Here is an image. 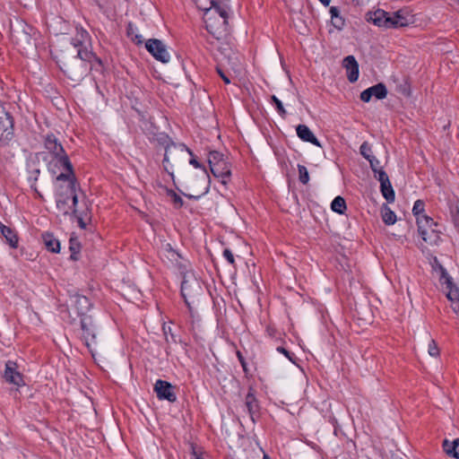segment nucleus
I'll use <instances>...</instances> for the list:
<instances>
[{
    "label": "nucleus",
    "instance_id": "1",
    "mask_svg": "<svg viewBox=\"0 0 459 459\" xmlns=\"http://www.w3.org/2000/svg\"><path fill=\"white\" fill-rule=\"evenodd\" d=\"M197 8L204 12V22L208 32L216 39H221L228 32L230 6L228 0H194Z\"/></svg>",
    "mask_w": 459,
    "mask_h": 459
},
{
    "label": "nucleus",
    "instance_id": "2",
    "mask_svg": "<svg viewBox=\"0 0 459 459\" xmlns=\"http://www.w3.org/2000/svg\"><path fill=\"white\" fill-rule=\"evenodd\" d=\"M366 17L368 22L385 29L406 27L411 22V17L403 10L388 13L382 9H377L368 12Z\"/></svg>",
    "mask_w": 459,
    "mask_h": 459
},
{
    "label": "nucleus",
    "instance_id": "3",
    "mask_svg": "<svg viewBox=\"0 0 459 459\" xmlns=\"http://www.w3.org/2000/svg\"><path fill=\"white\" fill-rule=\"evenodd\" d=\"M186 154L193 155V152L185 144L170 143L166 146L162 165L173 180L174 170L179 169L186 162Z\"/></svg>",
    "mask_w": 459,
    "mask_h": 459
},
{
    "label": "nucleus",
    "instance_id": "4",
    "mask_svg": "<svg viewBox=\"0 0 459 459\" xmlns=\"http://www.w3.org/2000/svg\"><path fill=\"white\" fill-rule=\"evenodd\" d=\"M44 145L46 150L51 156L49 165L52 161L55 160L56 161V164L58 163L65 169H71L72 163L69 160V158L66 155L62 144L59 143V141L54 134L46 135Z\"/></svg>",
    "mask_w": 459,
    "mask_h": 459
},
{
    "label": "nucleus",
    "instance_id": "5",
    "mask_svg": "<svg viewBox=\"0 0 459 459\" xmlns=\"http://www.w3.org/2000/svg\"><path fill=\"white\" fill-rule=\"evenodd\" d=\"M418 232L422 240L429 245L437 246L441 241V232L437 230V224L430 217L418 219Z\"/></svg>",
    "mask_w": 459,
    "mask_h": 459
},
{
    "label": "nucleus",
    "instance_id": "6",
    "mask_svg": "<svg viewBox=\"0 0 459 459\" xmlns=\"http://www.w3.org/2000/svg\"><path fill=\"white\" fill-rule=\"evenodd\" d=\"M82 339L92 356L97 347V328L91 316H82L81 318Z\"/></svg>",
    "mask_w": 459,
    "mask_h": 459
},
{
    "label": "nucleus",
    "instance_id": "7",
    "mask_svg": "<svg viewBox=\"0 0 459 459\" xmlns=\"http://www.w3.org/2000/svg\"><path fill=\"white\" fill-rule=\"evenodd\" d=\"M65 173H60L56 178V194L70 195L76 194V178L71 165V169H65Z\"/></svg>",
    "mask_w": 459,
    "mask_h": 459
},
{
    "label": "nucleus",
    "instance_id": "8",
    "mask_svg": "<svg viewBox=\"0 0 459 459\" xmlns=\"http://www.w3.org/2000/svg\"><path fill=\"white\" fill-rule=\"evenodd\" d=\"M145 48L156 60L162 63H168L169 61L170 55L166 46L160 39H152L147 40Z\"/></svg>",
    "mask_w": 459,
    "mask_h": 459
},
{
    "label": "nucleus",
    "instance_id": "9",
    "mask_svg": "<svg viewBox=\"0 0 459 459\" xmlns=\"http://www.w3.org/2000/svg\"><path fill=\"white\" fill-rule=\"evenodd\" d=\"M78 203L77 194L74 195L56 194V204L57 210L64 215L76 213V205Z\"/></svg>",
    "mask_w": 459,
    "mask_h": 459
},
{
    "label": "nucleus",
    "instance_id": "10",
    "mask_svg": "<svg viewBox=\"0 0 459 459\" xmlns=\"http://www.w3.org/2000/svg\"><path fill=\"white\" fill-rule=\"evenodd\" d=\"M13 135V117L5 111L0 115V145L7 144Z\"/></svg>",
    "mask_w": 459,
    "mask_h": 459
},
{
    "label": "nucleus",
    "instance_id": "11",
    "mask_svg": "<svg viewBox=\"0 0 459 459\" xmlns=\"http://www.w3.org/2000/svg\"><path fill=\"white\" fill-rule=\"evenodd\" d=\"M153 389L159 400H167L170 403H175L177 401L175 386L170 383L159 379L154 384Z\"/></svg>",
    "mask_w": 459,
    "mask_h": 459
},
{
    "label": "nucleus",
    "instance_id": "12",
    "mask_svg": "<svg viewBox=\"0 0 459 459\" xmlns=\"http://www.w3.org/2000/svg\"><path fill=\"white\" fill-rule=\"evenodd\" d=\"M4 378L17 386L23 385L22 376L17 371V364L14 361L8 360L5 363Z\"/></svg>",
    "mask_w": 459,
    "mask_h": 459
},
{
    "label": "nucleus",
    "instance_id": "13",
    "mask_svg": "<svg viewBox=\"0 0 459 459\" xmlns=\"http://www.w3.org/2000/svg\"><path fill=\"white\" fill-rule=\"evenodd\" d=\"M380 182V191L388 203H393L395 198L394 191L385 171H381L377 178Z\"/></svg>",
    "mask_w": 459,
    "mask_h": 459
},
{
    "label": "nucleus",
    "instance_id": "14",
    "mask_svg": "<svg viewBox=\"0 0 459 459\" xmlns=\"http://www.w3.org/2000/svg\"><path fill=\"white\" fill-rule=\"evenodd\" d=\"M343 66L347 72L349 82H355L359 78V64L353 56H348L343 59Z\"/></svg>",
    "mask_w": 459,
    "mask_h": 459
},
{
    "label": "nucleus",
    "instance_id": "15",
    "mask_svg": "<svg viewBox=\"0 0 459 459\" xmlns=\"http://www.w3.org/2000/svg\"><path fill=\"white\" fill-rule=\"evenodd\" d=\"M210 169L215 178H221V182L223 185L227 184V180L230 178L231 172L230 165L226 160L221 161L217 165H213Z\"/></svg>",
    "mask_w": 459,
    "mask_h": 459
},
{
    "label": "nucleus",
    "instance_id": "16",
    "mask_svg": "<svg viewBox=\"0 0 459 459\" xmlns=\"http://www.w3.org/2000/svg\"><path fill=\"white\" fill-rule=\"evenodd\" d=\"M298 136L303 141L310 143L316 146L321 147V144L313 132L306 125H299L296 127Z\"/></svg>",
    "mask_w": 459,
    "mask_h": 459
},
{
    "label": "nucleus",
    "instance_id": "17",
    "mask_svg": "<svg viewBox=\"0 0 459 459\" xmlns=\"http://www.w3.org/2000/svg\"><path fill=\"white\" fill-rule=\"evenodd\" d=\"M192 158L189 160V163L191 165H193L195 168L196 169H203V173H202V178H203V180H204V186L203 188V191L202 193L199 195H196V196H194L192 195H186L188 198H198L200 195L205 194L208 192V189H209V186H208V183H209V174L206 170V169L204 167L202 166V164L194 157V154L193 155H190Z\"/></svg>",
    "mask_w": 459,
    "mask_h": 459
},
{
    "label": "nucleus",
    "instance_id": "18",
    "mask_svg": "<svg viewBox=\"0 0 459 459\" xmlns=\"http://www.w3.org/2000/svg\"><path fill=\"white\" fill-rule=\"evenodd\" d=\"M245 405L247 409V411L251 419L254 420V414H255L258 411L259 405L255 395V390L252 387L249 388L248 393L246 395Z\"/></svg>",
    "mask_w": 459,
    "mask_h": 459
},
{
    "label": "nucleus",
    "instance_id": "19",
    "mask_svg": "<svg viewBox=\"0 0 459 459\" xmlns=\"http://www.w3.org/2000/svg\"><path fill=\"white\" fill-rule=\"evenodd\" d=\"M42 240L46 248L52 253L60 252V242L52 233L45 232L42 234Z\"/></svg>",
    "mask_w": 459,
    "mask_h": 459
},
{
    "label": "nucleus",
    "instance_id": "20",
    "mask_svg": "<svg viewBox=\"0 0 459 459\" xmlns=\"http://www.w3.org/2000/svg\"><path fill=\"white\" fill-rule=\"evenodd\" d=\"M443 449L448 456L459 459V438H455L453 441L445 439L443 441Z\"/></svg>",
    "mask_w": 459,
    "mask_h": 459
},
{
    "label": "nucleus",
    "instance_id": "21",
    "mask_svg": "<svg viewBox=\"0 0 459 459\" xmlns=\"http://www.w3.org/2000/svg\"><path fill=\"white\" fill-rule=\"evenodd\" d=\"M1 234L12 248L18 247L19 238L17 233L13 229L10 227L4 228V230Z\"/></svg>",
    "mask_w": 459,
    "mask_h": 459
},
{
    "label": "nucleus",
    "instance_id": "22",
    "mask_svg": "<svg viewBox=\"0 0 459 459\" xmlns=\"http://www.w3.org/2000/svg\"><path fill=\"white\" fill-rule=\"evenodd\" d=\"M89 34L86 30L77 29V33L74 38H73V45L75 48L84 47V44L88 41Z\"/></svg>",
    "mask_w": 459,
    "mask_h": 459
},
{
    "label": "nucleus",
    "instance_id": "23",
    "mask_svg": "<svg viewBox=\"0 0 459 459\" xmlns=\"http://www.w3.org/2000/svg\"><path fill=\"white\" fill-rule=\"evenodd\" d=\"M162 255L164 257L169 260L171 264H173L175 260H182V255L176 250H174L169 244H167L164 247L162 250Z\"/></svg>",
    "mask_w": 459,
    "mask_h": 459
},
{
    "label": "nucleus",
    "instance_id": "24",
    "mask_svg": "<svg viewBox=\"0 0 459 459\" xmlns=\"http://www.w3.org/2000/svg\"><path fill=\"white\" fill-rule=\"evenodd\" d=\"M331 209L339 214H343L347 209L344 198L336 196L331 204Z\"/></svg>",
    "mask_w": 459,
    "mask_h": 459
},
{
    "label": "nucleus",
    "instance_id": "25",
    "mask_svg": "<svg viewBox=\"0 0 459 459\" xmlns=\"http://www.w3.org/2000/svg\"><path fill=\"white\" fill-rule=\"evenodd\" d=\"M382 219L385 224L393 225L396 221V215L387 205H384L382 209Z\"/></svg>",
    "mask_w": 459,
    "mask_h": 459
},
{
    "label": "nucleus",
    "instance_id": "26",
    "mask_svg": "<svg viewBox=\"0 0 459 459\" xmlns=\"http://www.w3.org/2000/svg\"><path fill=\"white\" fill-rule=\"evenodd\" d=\"M77 56L82 60V66H83V70H86V65L84 62H90L93 57V53L89 51L87 48L82 47L78 48Z\"/></svg>",
    "mask_w": 459,
    "mask_h": 459
},
{
    "label": "nucleus",
    "instance_id": "27",
    "mask_svg": "<svg viewBox=\"0 0 459 459\" xmlns=\"http://www.w3.org/2000/svg\"><path fill=\"white\" fill-rule=\"evenodd\" d=\"M166 194L176 209H180L183 206V199L174 190L167 188Z\"/></svg>",
    "mask_w": 459,
    "mask_h": 459
},
{
    "label": "nucleus",
    "instance_id": "28",
    "mask_svg": "<svg viewBox=\"0 0 459 459\" xmlns=\"http://www.w3.org/2000/svg\"><path fill=\"white\" fill-rule=\"evenodd\" d=\"M372 88V97H375L377 100H383L387 95V90L384 83H377Z\"/></svg>",
    "mask_w": 459,
    "mask_h": 459
},
{
    "label": "nucleus",
    "instance_id": "29",
    "mask_svg": "<svg viewBox=\"0 0 459 459\" xmlns=\"http://www.w3.org/2000/svg\"><path fill=\"white\" fill-rule=\"evenodd\" d=\"M69 249L71 251L70 258L74 261L78 260V254L80 253L81 245L76 238H70Z\"/></svg>",
    "mask_w": 459,
    "mask_h": 459
},
{
    "label": "nucleus",
    "instance_id": "30",
    "mask_svg": "<svg viewBox=\"0 0 459 459\" xmlns=\"http://www.w3.org/2000/svg\"><path fill=\"white\" fill-rule=\"evenodd\" d=\"M425 204L422 200H417L412 208V213L416 217V222L418 223V219L422 217H428L426 214H424V209Z\"/></svg>",
    "mask_w": 459,
    "mask_h": 459
},
{
    "label": "nucleus",
    "instance_id": "31",
    "mask_svg": "<svg viewBox=\"0 0 459 459\" xmlns=\"http://www.w3.org/2000/svg\"><path fill=\"white\" fill-rule=\"evenodd\" d=\"M223 155L216 151L211 152L208 156V162L210 169L213 167V165H217L221 161H224Z\"/></svg>",
    "mask_w": 459,
    "mask_h": 459
},
{
    "label": "nucleus",
    "instance_id": "32",
    "mask_svg": "<svg viewBox=\"0 0 459 459\" xmlns=\"http://www.w3.org/2000/svg\"><path fill=\"white\" fill-rule=\"evenodd\" d=\"M367 160H368V162L370 164V168L374 172L375 178H377L379 176V173L381 171H384L380 165V161L374 155L371 156Z\"/></svg>",
    "mask_w": 459,
    "mask_h": 459
},
{
    "label": "nucleus",
    "instance_id": "33",
    "mask_svg": "<svg viewBox=\"0 0 459 459\" xmlns=\"http://www.w3.org/2000/svg\"><path fill=\"white\" fill-rule=\"evenodd\" d=\"M447 287L449 288L448 293L446 295L447 299L453 302L455 300L459 299V290L456 288L452 287V281L450 278H446Z\"/></svg>",
    "mask_w": 459,
    "mask_h": 459
},
{
    "label": "nucleus",
    "instance_id": "34",
    "mask_svg": "<svg viewBox=\"0 0 459 459\" xmlns=\"http://www.w3.org/2000/svg\"><path fill=\"white\" fill-rule=\"evenodd\" d=\"M298 169H299V181L302 184L307 185L309 181V175H308V171H307V168L303 165L299 164Z\"/></svg>",
    "mask_w": 459,
    "mask_h": 459
},
{
    "label": "nucleus",
    "instance_id": "35",
    "mask_svg": "<svg viewBox=\"0 0 459 459\" xmlns=\"http://www.w3.org/2000/svg\"><path fill=\"white\" fill-rule=\"evenodd\" d=\"M359 152L366 160L373 156L371 145L368 142H364L360 145Z\"/></svg>",
    "mask_w": 459,
    "mask_h": 459
},
{
    "label": "nucleus",
    "instance_id": "36",
    "mask_svg": "<svg viewBox=\"0 0 459 459\" xmlns=\"http://www.w3.org/2000/svg\"><path fill=\"white\" fill-rule=\"evenodd\" d=\"M428 352L431 357L437 358L439 356V349L436 342L431 339L429 342Z\"/></svg>",
    "mask_w": 459,
    "mask_h": 459
},
{
    "label": "nucleus",
    "instance_id": "37",
    "mask_svg": "<svg viewBox=\"0 0 459 459\" xmlns=\"http://www.w3.org/2000/svg\"><path fill=\"white\" fill-rule=\"evenodd\" d=\"M271 100L275 104V107H276V109L278 111V113L281 116V117H284L285 114H286V110L281 103V101L274 95H273L271 97Z\"/></svg>",
    "mask_w": 459,
    "mask_h": 459
},
{
    "label": "nucleus",
    "instance_id": "38",
    "mask_svg": "<svg viewBox=\"0 0 459 459\" xmlns=\"http://www.w3.org/2000/svg\"><path fill=\"white\" fill-rule=\"evenodd\" d=\"M172 264L177 266L183 273L188 267V261L182 257V260H175V262Z\"/></svg>",
    "mask_w": 459,
    "mask_h": 459
},
{
    "label": "nucleus",
    "instance_id": "39",
    "mask_svg": "<svg viewBox=\"0 0 459 459\" xmlns=\"http://www.w3.org/2000/svg\"><path fill=\"white\" fill-rule=\"evenodd\" d=\"M172 264L177 266L183 273L188 267V261L182 257V260H175V262Z\"/></svg>",
    "mask_w": 459,
    "mask_h": 459
},
{
    "label": "nucleus",
    "instance_id": "40",
    "mask_svg": "<svg viewBox=\"0 0 459 459\" xmlns=\"http://www.w3.org/2000/svg\"><path fill=\"white\" fill-rule=\"evenodd\" d=\"M372 98V88L369 87L360 93V100L364 102H368Z\"/></svg>",
    "mask_w": 459,
    "mask_h": 459
},
{
    "label": "nucleus",
    "instance_id": "41",
    "mask_svg": "<svg viewBox=\"0 0 459 459\" xmlns=\"http://www.w3.org/2000/svg\"><path fill=\"white\" fill-rule=\"evenodd\" d=\"M372 98V88L369 87L360 93V100L364 102H368Z\"/></svg>",
    "mask_w": 459,
    "mask_h": 459
},
{
    "label": "nucleus",
    "instance_id": "42",
    "mask_svg": "<svg viewBox=\"0 0 459 459\" xmlns=\"http://www.w3.org/2000/svg\"><path fill=\"white\" fill-rule=\"evenodd\" d=\"M332 22H333V25L335 28H337L338 30L342 29V27L344 26V20L342 19V17L341 15L334 19H332Z\"/></svg>",
    "mask_w": 459,
    "mask_h": 459
},
{
    "label": "nucleus",
    "instance_id": "43",
    "mask_svg": "<svg viewBox=\"0 0 459 459\" xmlns=\"http://www.w3.org/2000/svg\"><path fill=\"white\" fill-rule=\"evenodd\" d=\"M223 256L225 257V259L230 264H235V259H234V255L232 254V252L226 248L224 249L223 251Z\"/></svg>",
    "mask_w": 459,
    "mask_h": 459
},
{
    "label": "nucleus",
    "instance_id": "44",
    "mask_svg": "<svg viewBox=\"0 0 459 459\" xmlns=\"http://www.w3.org/2000/svg\"><path fill=\"white\" fill-rule=\"evenodd\" d=\"M187 289H188V281H183L182 284H181V293H182V296L185 299L186 303L189 306V302H188V300L186 299V295L188 294Z\"/></svg>",
    "mask_w": 459,
    "mask_h": 459
},
{
    "label": "nucleus",
    "instance_id": "45",
    "mask_svg": "<svg viewBox=\"0 0 459 459\" xmlns=\"http://www.w3.org/2000/svg\"><path fill=\"white\" fill-rule=\"evenodd\" d=\"M276 351L280 353H282L286 358H288L290 361H293V354L287 351L285 348L279 346Z\"/></svg>",
    "mask_w": 459,
    "mask_h": 459
},
{
    "label": "nucleus",
    "instance_id": "46",
    "mask_svg": "<svg viewBox=\"0 0 459 459\" xmlns=\"http://www.w3.org/2000/svg\"><path fill=\"white\" fill-rule=\"evenodd\" d=\"M73 214L76 217L79 226L82 229H85L86 223L83 221L82 214L80 213L77 209H76V213H73Z\"/></svg>",
    "mask_w": 459,
    "mask_h": 459
},
{
    "label": "nucleus",
    "instance_id": "47",
    "mask_svg": "<svg viewBox=\"0 0 459 459\" xmlns=\"http://www.w3.org/2000/svg\"><path fill=\"white\" fill-rule=\"evenodd\" d=\"M76 303L81 306V307H87L89 306V300L86 297L84 296H80V297H77L76 298Z\"/></svg>",
    "mask_w": 459,
    "mask_h": 459
},
{
    "label": "nucleus",
    "instance_id": "48",
    "mask_svg": "<svg viewBox=\"0 0 459 459\" xmlns=\"http://www.w3.org/2000/svg\"><path fill=\"white\" fill-rule=\"evenodd\" d=\"M330 13H331V19H334L338 16H340V12L337 7L332 6L330 8Z\"/></svg>",
    "mask_w": 459,
    "mask_h": 459
},
{
    "label": "nucleus",
    "instance_id": "49",
    "mask_svg": "<svg viewBox=\"0 0 459 459\" xmlns=\"http://www.w3.org/2000/svg\"><path fill=\"white\" fill-rule=\"evenodd\" d=\"M451 307L453 311L459 316V299L451 302Z\"/></svg>",
    "mask_w": 459,
    "mask_h": 459
},
{
    "label": "nucleus",
    "instance_id": "50",
    "mask_svg": "<svg viewBox=\"0 0 459 459\" xmlns=\"http://www.w3.org/2000/svg\"><path fill=\"white\" fill-rule=\"evenodd\" d=\"M237 356H238V358L239 359V362L241 363V366H242L244 371L247 372V363H246L242 354L240 353V351L237 352Z\"/></svg>",
    "mask_w": 459,
    "mask_h": 459
},
{
    "label": "nucleus",
    "instance_id": "51",
    "mask_svg": "<svg viewBox=\"0 0 459 459\" xmlns=\"http://www.w3.org/2000/svg\"><path fill=\"white\" fill-rule=\"evenodd\" d=\"M217 72L225 83L229 84L230 82V78L221 69L217 68Z\"/></svg>",
    "mask_w": 459,
    "mask_h": 459
},
{
    "label": "nucleus",
    "instance_id": "52",
    "mask_svg": "<svg viewBox=\"0 0 459 459\" xmlns=\"http://www.w3.org/2000/svg\"><path fill=\"white\" fill-rule=\"evenodd\" d=\"M31 188L33 189V191H34V193H35V195H36V196H37L38 198H39V199H41V200H43V199H44V198H43V195H41V193L38 190V188H37V186H35V184H33V185L31 186Z\"/></svg>",
    "mask_w": 459,
    "mask_h": 459
},
{
    "label": "nucleus",
    "instance_id": "53",
    "mask_svg": "<svg viewBox=\"0 0 459 459\" xmlns=\"http://www.w3.org/2000/svg\"><path fill=\"white\" fill-rule=\"evenodd\" d=\"M193 451H192V455L194 456L195 459H204L202 457V455L201 454H198L197 451L195 450V448L193 446Z\"/></svg>",
    "mask_w": 459,
    "mask_h": 459
},
{
    "label": "nucleus",
    "instance_id": "54",
    "mask_svg": "<svg viewBox=\"0 0 459 459\" xmlns=\"http://www.w3.org/2000/svg\"><path fill=\"white\" fill-rule=\"evenodd\" d=\"M324 5L327 6L329 5L331 0H319Z\"/></svg>",
    "mask_w": 459,
    "mask_h": 459
},
{
    "label": "nucleus",
    "instance_id": "55",
    "mask_svg": "<svg viewBox=\"0 0 459 459\" xmlns=\"http://www.w3.org/2000/svg\"><path fill=\"white\" fill-rule=\"evenodd\" d=\"M7 226L4 225L1 221H0V231L1 233L3 232L4 230V228H6Z\"/></svg>",
    "mask_w": 459,
    "mask_h": 459
},
{
    "label": "nucleus",
    "instance_id": "56",
    "mask_svg": "<svg viewBox=\"0 0 459 459\" xmlns=\"http://www.w3.org/2000/svg\"><path fill=\"white\" fill-rule=\"evenodd\" d=\"M65 73H66V74H68V76H70V77H72V76H73L72 73H71V72H69V71H65Z\"/></svg>",
    "mask_w": 459,
    "mask_h": 459
},
{
    "label": "nucleus",
    "instance_id": "57",
    "mask_svg": "<svg viewBox=\"0 0 459 459\" xmlns=\"http://www.w3.org/2000/svg\"><path fill=\"white\" fill-rule=\"evenodd\" d=\"M264 459H269V456L267 455H264Z\"/></svg>",
    "mask_w": 459,
    "mask_h": 459
},
{
    "label": "nucleus",
    "instance_id": "58",
    "mask_svg": "<svg viewBox=\"0 0 459 459\" xmlns=\"http://www.w3.org/2000/svg\"><path fill=\"white\" fill-rule=\"evenodd\" d=\"M442 273H443V275H445V274H446V272H445V270H444V269H442Z\"/></svg>",
    "mask_w": 459,
    "mask_h": 459
}]
</instances>
